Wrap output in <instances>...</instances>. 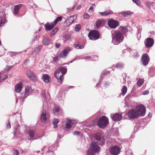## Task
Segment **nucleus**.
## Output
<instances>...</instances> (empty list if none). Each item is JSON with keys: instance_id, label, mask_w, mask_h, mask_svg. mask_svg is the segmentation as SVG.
I'll return each instance as SVG.
<instances>
[{"instance_id": "obj_1", "label": "nucleus", "mask_w": 155, "mask_h": 155, "mask_svg": "<svg viewBox=\"0 0 155 155\" xmlns=\"http://www.w3.org/2000/svg\"><path fill=\"white\" fill-rule=\"evenodd\" d=\"M92 139L90 148L88 150L87 155H94V153L98 152L100 150V147L98 145H103L105 142L104 138L98 133L93 136Z\"/></svg>"}, {"instance_id": "obj_2", "label": "nucleus", "mask_w": 155, "mask_h": 155, "mask_svg": "<svg viewBox=\"0 0 155 155\" xmlns=\"http://www.w3.org/2000/svg\"><path fill=\"white\" fill-rule=\"evenodd\" d=\"M127 31L126 27L120 26L118 29L112 32V43L117 45L123 41L124 39V35Z\"/></svg>"}, {"instance_id": "obj_3", "label": "nucleus", "mask_w": 155, "mask_h": 155, "mask_svg": "<svg viewBox=\"0 0 155 155\" xmlns=\"http://www.w3.org/2000/svg\"><path fill=\"white\" fill-rule=\"evenodd\" d=\"M67 69L64 67L58 68L55 71L54 75L58 81L61 83L64 79V75L67 72Z\"/></svg>"}, {"instance_id": "obj_4", "label": "nucleus", "mask_w": 155, "mask_h": 155, "mask_svg": "<svg viewBox=\"0 0 155 155\" xmlns=\"http://www.w3.org/2000/svg\"><path fill=\"white\" fill-rule=\"evenodd\" d=\"M63 126L66 130H72L75 125V121L74 120L65 118L64 120Z\"/></svg>"}, {"instance_id": "obj_5", "label": "nucleus", "mask_w": 155, "mask_h": 155, "mask_svg": "<svg viewBox=\"0 0 155 155\" xmlns=\"http://www.w3.org/2000/svg\"><path fill=\"white\" fill-rule=\"evenodd\" d=\"M108 119L106 116H102L97 121L98 126L100 128H103L107 125Z\"/></svg>"}, {"instance_id": "obj_6", "label": "nucleus", "mask_w": 155, "mask_h": 155, "mask_svg": "<svg viewBox=\"0 0 155 155\" xmlns=\"http://www.w3.org/2000/svg\"><path fill=\"white\" fill-rule=\"evenodd\" d=\"M33 91V90L30 86H26L25 88V93L21 94V99L23 100L30 95Z\"/></svg>"}, {"instance_id": "obj_7", "label": "nucleus", "mask_w": 155, "mask_h": 155, "mask_svg": "<svg viewBox=\"0 0 155 155\" xmlns=\"http://www.w3.org/2000/svg\"><path fill=\"white\" fill-rule=\"evenodd\" d=\"M135 110L138 116H143L145 114L146 107L142 105H139L137 106L135 108Z\"/></svg>"}, {"instance_id": "obj_8", "label": "nucleus", "mask_w": 155, "mask_h": 155, "mask_svg": "<svg viewBox=\"0 0 155 155\" xmlns=\"http://www.w3.org/2000/svg\"><path fill=\"white\" fill-rule=\"evenodd\" d=\"M25 132L26 138L28 140H30L31 138H33L35 135L34 131L31 127L27 128Z\"/></svg>"}, {"instance_id": "obj_9", "label": "nucleus", "mask_w": 155, "mask_h": 155, "mask_svg": "<svg viewBox=\"0 0 155 155\" xmlns=\"http://www.w3.org/2000/svg\"><path fill=\"white\" fill-rule=\"evenodd\" d=\"M88 36L90 39L95 40L99 38L100 35L97 31L94 30L89 32Z\"/></svg>"}, {"instance_id": "obj_10", "label": "nucleus", "mask_w": 155, "mask_h": 155, "mask_svg": "<svg viewBox=\"0 0 155 155\" xmlns=\"http://www.w3.org/2000/svg\"><path fill=\"white\" fill-rule=\"evenodd\" d=\"M127 115L129 118L132 119H135L139 117L135 109L130 110L128 112Z\"/></svg>"}, {"instance_id": "obj_11", "label": "nucleus", "mask_w": 155, "mask_h": 155, "mask_svg": "<svg viewBox=\"0 0 155 155\" xmlns=\"http://www.w3.org/2000/svg\"><path fill=\"white\" fill-rule=\"evenodd\" d=\"M110 151L113 155H118L120 152V149L117 146H115L110 147Z\"/></svg>"}, {"instance_id": "obj_12", "label": "nucleus", "mask_w": 155, "mask_h": 155, "mask_svg": "<svg viewBox=\"0 0 155 155\" xmlns=\"http://www.w3.org/2000/svg\"><path fill=\"white\" fill-rule=\"evenodd\" d=\"M26 74L29 78L34 82H36L37 78L35 74L30 70H28L26 72Z\"/></svg>"}, {"instance_id": "obj_13", "label": "nucleus", "mask_w": 155, "mask_h": 155, "mask_svg": "<svg viewBox=\"0 0 155 155\" xmlns=\"http://www.w3.org/2000/svg\"><path fill=\"white\" fill-rule=\"evenodd\" d=\"M49 115L48 113L45 110H43L41 115V122L45 123L48 120Z\"/></svg>"}, {"instance_id": "obj_14", "label": "nucleus", "mask_w": 155, "mask_h": 155, "mask_svg": "<svg viewBox=\"0 0 155 155\" xmlns=\"http://www.w3.org/2000/svg\"><path fill=\"white\" fill-rule=\"evenodd\" d=\"M108 24L110 28H115L119 26V23L117 21L112 20L108 21Z\"/></svg>"}, {"instance_id": "obj_15", "label": "nucleus", "mask_w": 155, "mask_h": 155, "mask_svg": "<svg viewBox=\"0 0 155 155\" xmlns=\"http://www.w3.org/2000/svg\"><path fill=\"white\" fill-rule=\"evenodd\" d=\"M154 41L153 39L151 38H148L144 41V44L147 48L151 47L153 45Z\"/></svg>"}, {"instance_id": "obj_16", "label": "nucleus", "mask_w": 155, "mask_h": 155, "mask_svg": "<svg viewBox=\"0 0 155 155\" xmlns=\"http://www.w3.org/2000/svg\"><path fill=\"white\" fill-rule=\"evenodd\" d=\"M111 117L112 119L114 121H118L120 120L122 118L121 114L115 113L114 114H111Z\"/></svg>"}, {"instance_id": "obj_17", "label": "nucleus", "mask_w": 155, "mask_h": 155, "mask_svg": "<svg viewBox=\"0 0 155 155\" xmlns=\"http://www.w3.org/2000/svg\"><path fill=\"white\" fill-rule=\"evenodd\" d=\"M142 61L143 65H147L149 61V58L148 55L147 54H144L142 56Z\"/></svg>"}, {"instance_id": "obj_18", "label": "nucleus", "mask_w": 155, "mask_h": 155, "mask_svg": "<svg viewBox=\"0 0 155 155\" xmlns=\"http://www.w3.org/2000/svg\"><path fill=\"white\" fill-rule=\"evenodd\" d=\"M70 51V49L69 48H66L60 53L59 56L61 58H65L66 57L68 52Z\"/></svg>"}, {"instance_id": "obj_19", "label": "nucleus", "mask_w": 155, "mask_h": 155, "mask_svg": "<svg viewBox=\"0 0 155 155\" xmlns=\"http://www.w3.org/2000/svg\"><path fill=\"white\" fill-rule=\"evenodd\" d=\"M55 25L54 23L53 22L51 23H47L44 25L45 29L46 31H50L51 30Z\"/></svg>"}, {"instance_id": "obj_20", "label": "nucleus", "mask_w": 155, "mask_h": 155, "mask_svg": "<svg viewBox=\"0 0 155 155\" xmlns=\"http://www.w3.org/2000/svg\"><path fill=\"white\" fill-rule=\"evenodd\" d=\"M22 88V84L20 82L16 84L15 86V91L17 93H19Z\"/></svg>"}, {"instance_id": "obj_21", "label": "nucleus", "mask_w": 155, "mask_h": 155, "mask_svg": "<svg viewBox=\"0 0 155 155\" xmlns=\"http://www.w3.org/2000/svg\"><path fill=\"white\" fill-rule=\"evenodd\" d=\"M21 4H18L14 6L12 10V12L14 15H16L18 14L19 10L21 7Z\"/></svg>"}, {"instance_id": "obj_22", "label": "nucleus", "mask_w": 155, "mask_h": 155, "mask_svg": "<svg viewBox=\"0 0 155 155\" xmlns=\"http://www.w3.org/2000/svg\"><path fill=\"white\" fill-rule=\"evenodd\" d=\"M105 24V21L101 20H98L96 22L95 28H98L100 27L103 26Z\"/></svg>"}, {"instance_id": "obj_23", "label": "nucleus", "mask_w": 155, "mask_h": 155, "mask_svg": "<svg viewBox=\"0 0 155 155\" xmlns=\"http://www.w3.org/2000/svg\"><path fill=\"white\" fill-rule=\"evenodd\" d=\"M42 79L45 82L48 83L49 82L51 78L48 74H45L43 75Z\"/></svg>"}, {"instance_id": "obj_24", "label": "nucleus", "mask_w": 155, "mask_h": 155, "mask_svg": "<svg viewBox=\"0 0 155 155\" xmlns=\"http://www.w3.org/2000/svg\"><path fill=\"white\" fill-rule=\"evenodd\" d=\"M77 17V15H74L73 16H71L69 17L67 21H68L70 24L72 23L75 20Z\"/></svg>"}, {"instance_id": "obj_25", "label": "nucleus", "mask_w": 155, "mask_h": 155, "mask_svg": "<svg viewBox=\"0 0 155 155\" xmlns=\"http://www.w3.org/2000/svg\"><path fill=\"white\" fill-rule=\"evenodd\" d=\"M51 41L48 38H44L42 41V43L43 45H47L49 44Z\"/></svg>"}, {"instance_id": "obj_26", "label": "nucleus", "mask_w": 155, "mask_h": 155, "mask_svg": "<svg viewBox=\"0 0 155 155\" xmlns=\"http://www.w3.org/2000/svg\"><path fill=\"white\" fill-rule=\"evenodd\" d=\"M53 110L55 114H58L60 112V109L59 106L56 105L53 108Z\"/></svg>"}, {"instance_id": "obj_27", "label": "nucleus", "mask_w": 155, "mask_h": 155, "mask_svg": "<svg viewBox=\"0 0 155 155\" xmlns=\"http://www.w3.org/2000/svg\"><path fill=\"white\" fill-rule=\"evenodd\" d=\"M127 87L125 86H124L122 87V89L121 90V94L123 96L124 95L127 93Z\"/></svg>"}, {"instance_id": "obj_28", "label": "nucleus", "mask_w": 155, "mask_h": 155, "mask_svg": "<svg viewBox=\"0 0 155 155\" xmlns=\"http://www.w3.org/2000/svg\"><path fill=\"white\" fill-rule=\"evenodd\" d=\"M59 120L58 119L54 118L52 121L53 124L54 125V128H56L57 127V124L59 122Z\"/></svg>"}, {"instance_id": "obj_29", "label": "nucleus", "mask_w": 155, "mask_h": 155, "mask_svg": "<svg viewBox=\"0 0 155 155\" xmlns=\"http://www.w3.org/2000/svg\"><path fill=\"white\" fill-rule=\"evenodd\" d=\"M58 28L56 27L53 29L51 32L50 33V36H54L58 31Z\"/></svg>"}, {"instance_id": "obj_30", "label": "nucleus", "mask_w": 155, "mask_h": 155, "mask_svg": "<svg viewBox=\"0 0 155 155\" xmlns=\"http://www.w3.org/2000/svg\"><path fill=\"white\" fill-rule=\"evenodd\" d=\"M132 12L130 11H127L125 12H121L120 13L121 15H123L124 17L127 15H130L132 14Z\"/></svg>"}, {"instance_id": "obj_31", "label": "nucleus", "mask_w": 155, "mask_h": 155, "mask_svg": "<svg viewBox=\"0 0 155 155\" xmlns=\"http://www.w3.org/2000/svg\"><path fill=\"white\" fill-rule=\"evenodd\" d=\"M6 19L3 17H0V26L3 25V24L6 22Z\"/></svg>"}, {"instance_id": "obj_32", "label": "nucleus", "mask_w": 155, "mask_h": 155, "mask_svg": "<svg viewBox=\"0 0 155 155\" xmlns=\"http://www.w3.org/2000/svg\"><path fill=\"white\" fill-rule=\"evenodd\" d=\"M124 64L121 63H119L115 65H113V67L117 68H123L124 66Z\"/></svg>"}, {"instance_id": "obj_33", "label": "nucleus", "mask_w": 155, "mask_h": 155, "mask_svg": "<svg viewBox=\"0 0 155 155\" xmlns=\"http://www.w3.org/2000/svg\"><path fill=\"white\" fill-rule=\"evenodd\" d=\"M7 78V75L0 73V81L5 80Z\"/></svg>"}, {"instance_id": "obj_34", "label": "nucleus", "mask_w": 155, "mask_h": 155, "mask_svg": "<svg viewBox=\"0 0 155 155\" xmlns=\"http://www.w3.org/2000/svg\"><path fill=\"white\" fill-rule=\"evenodd\" d=\"M74 46L77 49H81L84 47L83 45L81 44H75L74 45Z\"/></svg>"}, {"instance_id": "obj_35", "label": "nucleus", "mask_w": 155, "mask_h": 155, "mask_svg": "<svg viewBox=\"0 0 155 155\" xmlns=\"http://www.w3.org/2000/svg\"><path fill=\"white\" fill-rule=\"evenodd\" d=\"M143 80L142 79H140L137 82V84L138 86L140 87L142 86L143 83Z\"/></svg>"}, {"instance_id": "obj_36", "label": "nucleus", "mask_w": 155, "mask_h": 155, "mask_svg": "<svg viewBox=\"0 0 155 155\" xmlns=\"http://www.w3.org/2000/svg\"><path fill=\"white\" fill-rule=\"evenodd\" d=\"M62 37L64 38L66 41L69 40L71 38V37L69 35H62Z\"/></svg>"}, {"instance_id": "obj_37", "label": "nucleus", "mask_w": 155, "mask_h": 155, "mask_svg": "<svg viewBox=\"0 0 155 155\" xmlns=\"http://www.w3.org/2000/svg\"><path fill=\"white\" fill-rule=\"evenodd\" d=\"M60 57L59 54H57L56 56L53 58V61L55 62H57L58 61L59 59V58Z\"/></svg>"}, {"instance_id": "obj_38", "label": "nucleus", "mask_w": 155, "mask_h": 155, "mask_svg": "<svg viewBox=\"0 0 155 155\" xmlns=\"http://www.w3.org/2000/svg\"><path fill=\"white\" fill-rule=\"evenodd\" d=\"M20 133L19 129L18 127L15 128V129L14 134V136H16L18 134H19Z\"/></svg>"}, {"instance_id": "obj_39", "label": "nucleus", "mask_w": 155, "mask_h": 155, "mask_svg": "<svg viewBox=\"0 0 155 155\" xmlns=\"http://www.w3.org/2000/svg\"><path fill=\"white\" fill-rule=\"evenodd\" d=\"M62 17L61 16H60L58 17L53 22L54 23V24H56L57 22L58 21H60L61 20Z\"/></svg>"}, {"instance_id": "obj_40", "label": "nucleus", "mask_w": 155, "mask_h": 155, "mask_svg": "<svg viewBox=\"0 0 155 155\" xmlns=\"http://www.w3.org/2000/svg\"><path fill=\"white\" fill-rule=\"evenodd\" d=\"M81 28V25L79 24H78L75 26L74 28V30L76 31H78L80 30Z\"/></svg>"}, {"instance_id": "obj_41", "label": "nucleus", "mask_w": 155, "mask_h": 155, "mask_svg": "<svg viewBox=\"0 0 155 155\" xmlns=\"http://www.w3.org/2000/svg\"><path fill=\"white\" fill-rule=\"evenodd\" d=\"M130 53L135 58L138 56V54L135 51H132L131 52H130Z\"/></svg>"}, {"instance_id": "obj_42", "label": "nucleus", "mask_w": 155, "mask_h": 155, "mask_svg": "<svg viewBox=\"0 0 155 155\" xmlns=\"http://www.w3.org/2000/svg\"><path fill=\"white\" fill-rule=\"evenodd\" d=\"M42 48V46L41 45H40L36 47L35 50L34 51L35 52H38Z\"/></svg>"}, {"instance_id": "obj_43", "label": "nucleus", "mask_w": 155, "mask_h": 155, "mask_svg": "<svg viewBox=\"0 0 155 155\" xmlns=\"http://www.w3.org/2000/svg\"><path fill=\"white\" fill-rule=\"evenodd\" d=\"M112 12L110 10H107L104 12V15L106 16L109 14H111L112 13Z\"/></svg>"}, {"instance_id": "obj_44", "label": "nucleus", "mask_w": 155, "mask_h": 155, "mask_svg": "<svg viewBox=\"0 0 155 155\" xmlns=\"http://www.w3.org/2000/svg\"><path fill=\"white\" fill-rule=\"evenodd\" d=\"M134 3L138 6H140L141 4L140 1L139 0H132Z\"/></svg>"}, {"instance_id": "obj_45", "label": "nucleus", "mask_w": 155, "mask_h": 155, "mask_svg": "<svg viewBox=\"0 0 155 155\" xmlns=\"http://www.w3.org/2000/svg\"><path fill=\"white\" fill-rule=\"evenodd\" d=\"M109 73V71L107 70H105L104 71H103L102 73V74L101 76V78H103V76L104 75H105V74H107Z\"/></svg>"}, {"instance_id": "obj_46", "label": "nucleus", "mask_w": 155, "mask_h": 155, "mask_svg": "<svg viewBox=\"0 0 155 155\" xmlns=\"http://www.w3.org/2000/svg\"><path fill=\"white\" fill-rule=\"evenodd\" d=\"M13 153L14 155H18L19 154L18 151L16 150H13Z\"/></svg>"}, {"instance_id": "obj_47", "label": "nucleus", "mask_w": 155, "mask_h": 155, "mask_svg": "<svg viewBox=\"0 0 155 155\" xmlns=\"http://www.w3.org/2000/svg\"><path fill=\"white\" fill-rule=\"evenodd\" d=\"M90 17V15L86 13H85L84 15V19H86Z\"/></svg>"}, {"instance_id": "obj_48", "label": "nucleus", "mask_w": 155, "mask_h": 155, "mask_svg": "<svg viewBox=\"0 0 155 155\" xmlns=\"http://www.w3.org/2000/svg\"><path fill=\"white\" fill-rule=\"evenodd\" d=\"M74 7H72L70 8H67V12H70L72 10L74 9Z\"/></svg>"}, {"instance_id": "obj_49", "label": "nucleus", "mask_w": 155, "mask_h": 155, "mask_svg": "<svg viewBox=\"0 0 155 155\" xmlns=\"http://www.w3.org/2000/svg\"><path fill=\"white\" fill-rule=\"evenodd\" d=\"M138 28H139L138 30V35H139L140 37V33L141 32V28L142 27L141 26H139Z\"/></svg>"}, {"instance_id": "obj_50", "label": "nucleus", "mask_w": 155, "mask_h": 155, "mask_svg": "<svg viewBox=\"0 0 155 155\" xmlns=\"http://www.w3.org/2000/svg\"><path fill=\"white\" fill-rule=\"evenodd\" d=\"M13 67L12 66H7L6 67L5 69V71H8L10 69H11Z\"/></svg>"}, {"instance_id": "obj_51", "label": "nucleus", "mask_w": 155, "mask_h": 155, "mask_svg": "<svg viewBox=\"0 0 155 155\" xmlns=\"http://www.w3.org/2000/svg\"><path fill=\"white\" fill-rule=\"evenodd\" d=\"M93 57V56H87L86 57H84V58L85 59H88L91 58L92 60H94V59H93L92 58Z\"/></svg>"}, {"instance_id": "obj_52", "label": "nucleus", "mask_w": 155, "mask_h": 155, "mask_svg": "<svg viewBox=\"0 0 155 155\" xmlns=\"http://www.w3.org/2000/svg\"><path fill=\"white\" fill-rule=\"evenodd\" d=\"M149 93V91L148 90H146L142 92V94L143 95H146L148 94Z\"/></svg>"}, {"instance_id": "obj_53", "label": "nucleus", "mask_w": 155, "mask_h": 155, "mask_svg": "<svg viewBox=\"0 0 155 155\" xmlns=\"http://www.w3.org/2000/svg\"><path fill=\"white\" fill-rule=\"evenodd\" d=\"M88 12H93V6H91L89 9Z\"/></svg>"}, {"instance_id": "obj_54", "label": "nucleus", "mask_w": 155, "mask_h": 155, "mask_svg": "<svg viewBox=\"0 0 155 155\" xmlns=\"http://www.w3.org/2000/svg\"><path fill=\"white\" fill-rule=\"evenodd\" d=\"M146 5H147V6L149 8H150L151 7V4L150 3L148 2H146Z\"/></svg>"}, {"instance_id": "obj_55", "label": "nucleus", "mask_w": 155, "mask_h": 155, "mask_svg": "<svg viewBox=\"0 0 155 155\" xmlns=\"http://www.w3.org/2000/svg\"><path fill=\"white\" fill-rule=\"evenodd\" d=\"M61 45V44L60 43H56L55 45V46L57 48H59Z\"/></svg>"}, {"instance_id": "obj_56", "label": "nucleus", "mask_w": 155, "mask_h": 155, "mask_svg": "<svg viewBox=\"0 0 155 155\" xmlns=\"http://www.w3.org/2000/svg\"><path fill=\"white\" fill-rule=\"evenodd\" d=\"M16 54V53L14 52H10L9 53V55L10 56H12Z\"/></svg>"}, {"instance_id": "obj_57", "label": "nucleus", "mask_w": 155, "mask_h": 155, "mask_svg": "<svg viewBox=\"0 0 155 155\" xmlns=\"http://www.w3.org/2000/svg\"><path fill=\"white\" fill-rule=\"evenodd\" d=\"M11 125L9 122L8 121V123L6 125V127L7 128L9 129L11 128Z\"/></svg>"}, {"instance_id": "obj_58", "label": "nucleus", "mask_w": 155, "mask_h": 155, "mask_svg": "<svg viewBox=\"0 0 155 155\" xmlns=\"http://www.w3.org/2000/svg\"><path fill=\"white\" fill-rule=\"evenodd\" d=\"M80 134V132L78 131H74L73 132V134L74 135H78Z\"/></svg>"}, {"instance_id": "obj_59", "label": "nucleus", "mask_w": 155, "mask_h": 155, "mask_svg": "<svg viewBox=\"0 0 155 155\" xmlns=\"http://www.w3.org/2000/svg\"><path fill=\"white\" fill-rule=\"evenodd\" d=\"M46 94L45 93H43V94H42V97H43L45 99V100L46 99Z\"/></svg>"}, {"instance_id": "obj_60", "label": "nucleus", "mask_w": 155, "mask_h": 155, "mask_svg": "<svg viewBox=\"0 0 155 155\" xmlns=\"http://www.w3.org/2000/svg\"><path fill=\"white\" fill-rule=\"evenodd\" d=\"M99 14L100 15H101L102 16H105L104 14V12H99Z\"/></svg>"}, {"instance_id": "obj_61", "label": "nucleus", "mask_w": 155, "mask_h": 155, "mask_svg": "<svg viewBox=\"0 0 155 155\" xmlns=\"http://www.w3.org/2000/svg\"><path fill=\"white\" fill-rule=\"evenodd\" d=\"M81 7V6L80 5H78L77 6V9L78 10H79L80 9Z\"/></svg>"}, {"instance_id": "obj_62", "label": "nucleus", "mask_w": 155, "mask_h": 155, "mask_svg": "<svg viewBox=\"0 0 155 155\" xmlns=\"http://www.w3.org/2000/svg\"><path fill=\"white\" fill-rule=\"evenodd\" d=\"M40 138V137H37L36 138H34V139H39Z\"/></svg>"}, {"instance_id": "obj_63", "label": "nucleus", "mask_w": 155, "mask_h": 155, "mask_svg": "<svg viewBox=\"0 0 155 155\" xmlns=\"http://www.w3.org/2000/svg\"><path fill=\"white\" fill-rule=\"evenodd\" d=\"M47 94L48 95V96H49V97H48V99L49 98H50V95H49V94L48 93H47Z\"/></svg>"}, {"instance_id": "obj_64", "label": "nucleus", "mask_w": 155, "mask_h": 155, "mask_svg": "<svg viewBox=\"0 0 155 155\" xmlns=\"http://www.w3.org/2000/svg\"><path fill=\"white\" fill-rule=\"evenodd\" d=\"M18 101V98H16V103H17Z\"/></svg>"}]
</instances>
